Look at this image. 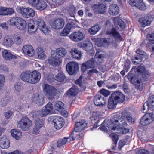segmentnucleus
I'll list each match as a JSON object with an SVG mask.
<instances>
[{"instance_id":"obj_1","label":"nucleus","mask_w":154,"mask_h":154,"mask_svg":"<svg viewBox=\"0 0 154 154\" xmlns=\"http://www.w3.org/2000/svg\"><path fill=\"white\" fill-rule=\"evenodd\" d=\"M127 125L126 122L122 116L118 114H114L111 120L106 124V126L110 131L116 130V133L121 134H125L129 131V129L120 126H125Z\"/></svg>"},{"instance_id":"obj_2","label":"nucleus","mask_w":154,"mask_h":154,"mask_svg":"<svg viewBox=\"0 0 154 154\" xmlns=\"http://www.w3.org/2000/svg\"><path fill=\"white\" fill-rule=\"evenodd\" d=\"M105 27L106 33V34L112 36L116 39L121 40V38L119 33L116 31L115 28L112 27L109 20L106 21Z\"/></svg>"},{"instance_id":"obj_3","label":"nucleus","mask_w":154,"mask_h":154,"mask_svg":"<svg viewBox=\"0 0 154 154\" xmlns=\"http://www.w3.org/2000/svg\"><path fill=\"white\" fill-rule=\"evenodd\" d=\"M11 25L15 26L19 29L24 30L26 26V21L18 17H13L10 20Z\"/></svg>"},{"instance_id":"obj_4","label":"nucleus","mask_w":154,"mask_h":154,"mask_svg":"<svg viewBox=\"0 0 154 154\" xmlns=\"http://www.w3.org/2000/svg\"><path fill=\"white\" fill-rule=\"evenodd\" d=\"M17 11L20 13L24 17L28 18L33 17L35 15V12L30 8H25L23 6L18 7L16 8Z\"/></svg>"},{"instance_id":"obj_5","label":"nucleus","mask_w":154,"mask_h":154,"mask_svg":"<svg viewBox=\"0 0 154 154\" xmlns=\"http://www.w3.org/2000/svg\"><path fill=\"white\" fill-rule=\"evenodd\" d=\"M48 120L53 122L55 128L57 130L61 128L65 123L63 118L59 116H51L48 118Z\"/></svg>"},{"instance_id":"obj_6","label":"nucleus","mask_w":154,"mask_h":154,"mask_svg":"<svg viewBox=\"0 0 154 154\" xmlns=\"http://www.w3.org/2000/svg\"><path fill=\"white\" fill-rule=\"evenodd\" d=\"M42 87L48 99L52 100L54 98L56 94V90L54 87L47 84H44Z\"/></svg>"},{"instance_id":"obj_7","label":"nucleus","mask_w":154,"mask_h":154,"mask_svg":"<svg viewBox=\"0 0 154 154\" xmlns=\"http://www.w3.org/2000/svg\"><path fill=\"white\" fill-rule=\"evenodd\" d=\"M32 125V121L27 117H23L20 121L18 122L17 127L23 131H26Z\"/></svg>"},{"instance_id":"obj_8","label":"nucleus","mask_w":154,"mask_h":154,"mask_svg":"<svg viewBox=\"0 0 154 154\" xmlns=\"http://www.w3.org/2000/svg\"><path fill=\"white\" fill-rule=\"evenodd\" d=\"M51 27L54 29H59L62 28L65 24L64 20L61 18H58L49 22Z\"/></svg>"},{"instance_id":"obj_9","label":"nucleus","mask_w":154,"mask_h":154,"mask_svg":"<svg viewBox=\"0 0 154 154\" xmlns=\"http://www.w3.org/2000/svg\"><path fill=\"white\" fill-rule=\"evenodd\" d=\"M66 70L70 75H73L76 74L79 69L78 64L74 62L68 63L66 66Z\"/></svg>"},{"instance_id":"obj_10","label":"nucleus","mask_w":154,"mask_h":154,"mask_svg":"<svg viewBox=\"0 0 154 154\" xmlns=\"http://www.w3.org/2000/svg\"><path fill=\"white\" fill-rule=\"evenodd\" d=\"M154 120V116L152 113L145 114L141 118L140 124L143 126H146L152 122Z\"/></svg>"},{"instance_id":"obj_11","label":"nucleus","mask_w":154,"mask_h":154,"mask_svg":"<svg viewBox=\"0 0 154 154\" xmlns=\"http://www.w3.org/2000/svg\"><path fill=\"white\" fill-rule=\"evenodd\" d=\"M37 27L46 35H48L50 32L49 28L45 24L44 20L42 19H39L37 21Z\"/></svg>"},{"instance_id":"obj_12","label":"nucleus","mask_w":154,"mask_h":154,"mask_svg":"<svg viewBox=\"0 0 154 154\" xmlns=\"http://www.w3.org/2000/svg\"><path fill=\"white\" fill-rule=\"evenodd\" d=\"M85 37L84 34L79 31L72 33L69 36L70 38L75 42L80 41L84 39Z\"/></svg>"},{"instance_id":"obj_13","label":"nucleus","mask_w":154,"mask_h":154,"mask_svg":"<svg viewBox=\"0 0 154 154\" xmlns=\"http://www.w3.org/2000/svg\"><path fill=\"white\" fill-rule=\"evenodd\" d=\"M36 120L35 125L33 128V132L34 134H39L41 131V128L43 127L44 122L42 119H35Z\"/></svg>"},{"instance_id":"obj_14","label":"nucleus","mask_w":154,"mask_h":154,"mask_svg":"<svg viewBox=\"0 0 154 154\" xmlns=\"http://www.w3.org/2000/svg\"><path fill=\"white\" fill-rule=\"evenodd\" d=\"M41 78V74L36 70L30 71V83L35 84L38 82Z\"/></svg>"},{"instance_id":"obj_15","label":"nucleus","mask_w":154,"mask_h":154,"mask_svg":"<svg viewBox=\"0 0 154 154\" xmlns=\"http://www.w3.org/2000/svg\"><path fill=\"white\" fill-rule=\"evenodd\" d=\"M149 76H148L147 77H145V76H144V78H143L142 76L140 80H136V82L133 81V78L131 77L130 75H128V78L129 80L132 83L134 84L137 88L140 90H141L143 87L142 80H144V81H145V80L146 81V79Z\"/></svg>"},{"instance_id":"obj_16","label":"nucleus","mask_w":154,"mask_h":154,"mask_svg":"<svg viewBox=\"0 0 154 154\" xmlns=\"http://www.w3.org/2000/svg\"><path fill=\"white\" fill-rule=\"evenodd\" d=\"M62 59L55 56L51 53V56L48 60V62L51 66H58L62 63Z\"/></svg>"},{"instance_id":"obj_17","label":"nucleus","mask_w":154,"mask_h":154,"mask_svg":"<svg viewBox=\"0 0 154 154\" xmlns=\"http://www.w3.org/2000/svg\"><path fill=\"white\" fill-rule=\"evenodd\" d=\"M54 107L55 109L60 112L61 114L66 117L68 116L67 112L64 108V104L61 101H57L55 103Z\"/></svg>"},{"instance_id":"obj_18","label":"nucleus","mask_w":154,"mask_h":154,"mask_svg":"<svg viewBox=\"0 0 154 154\" xmlns=\"http://www.w3.org/2000/svg\"><path fill=\"white\" fill-rule=\"evenodd\" d=\"M32 100L33 102L39 106H42L45 103L43 96L38 93H36L33 95Z\"/></svg>"},{"instance_id":"obj_19","label":"nucleus","mask_w":154,"mask_h":154,"mask_svg":"<svg viewBox=\"0 0 154 154\" xmlns=\"http://www.w3.org/2000/svg\"><path fill=\"white\" fill-rule=\"evenodd\" d=\"M111 96L117 103H122L125 99L124 95L119 91L115 92L112 93Z\"/></svg>"},{"instance_id":"obj_20","label":"nucleus","mask_w":154,"mask_h":154,"mask_svg":"<svg viewBox=\"0 0 154 154\" xmlns=\"http://www.w3.org/2000/svg\"><path fill=\"white\" fill-rule=\"evenodd\" d=\"M94 101L95 105L100 107L103 106L106 103V101L104 98L99 94L96 95L94 96Z\"/></svg>"},{"instance_id":"obj_21","label":"nucleus","mask_w":154,"mask_h":154,"mask_svg":"<svg viewBox=\"0 0 154 154\" xmlns=\"http://www.w3.org/2000/svg\"><path fill=\"white\" fill-rule=\"evenodd\" d=\"M51 53L60 59H62V58H63L67 54V51L65 48H57L54 51H52Z\"/></svg>"},{"instance_id":"obj_22","label":"nucleus","mask_w":154,"mask_h":154,"mask_svg":"<svg viewBox=\"0 0 154 154\" xmlns=\"http://www.w3.org/2000/svg\"><path fill=\"white\" fill-rule=\"evenodd\" d=\"M48 114L46 112L45 110L42 109L38 111H35L30 114V116L34 119H39V117H44Z\"/></svg>"},{"instance_id":"obj_23","label":"nucleus","mask_w":154,"mask_h":154,"mask_svg":"<svg viewBox=\"0 0 154 154\" xmlns=\"http://www.w3.org/2000/svg\"><path fill=\"white\" fill-rule=\"evenodd\" d=\"M152 20L151 16H146L144 17L140 18L139 21L143 27L149 26Z\"/></svg>"},{"instance_id":"obj_24","label":"nucleus","mask_w":154,"mask_h":154,"mask_svg":"<svg viewBox=\"0 0 154 154\" xmlns=\"http://www.w3.org/2000/svg\"><path fill=\"white\" fill-rule=\"evenodd\" d=\"M95 63L94 59L91 58V60L82 64L81 69L82 71H85L86 69L90 68H93L94 67Z\"/></svg>"},{"instance_id":"obj_25","label":"nucleus","mask_w":154,"mask_h":154,"mask_svg":"<svg viewBox=\"0 0 154 154\" xmlns=\"http://www.w3.org/2000/svg\"><path fill=\"white\" fill-rule=\"evenodd\" d=\"M24 53L26 55L32 57L34 55L35 51L32 47L30 45H26L22 48Z\"/></svg>"},{"instance_id":"obj_26","label":"nucleus","mask_w":154,"mask_h":154,"mask_svg":"<svg viewBox=\"0 0 154 154\" xmlns=\"http://www.w3.org/2000/svg\"><path fill=\"white\" fill-rule=\"evenodd\" d=\"M87 125L86 123L84 120L77 122L75 124L74 131L76 132H79L83 130Z\"/></svg>"},{"instance_id":"obj_27","label":"nucleus","mask_w":154,"mask_h":154,"mask_svg":"<svg viewBox=\"0 0 154 154\" xmlns=\"http://www.w3.org/2000/svg\"><path fill=\"white\" fill-rule=\"evenodd\" d=\"M134 69L135 70V72L137 71L138 73H142L143 78L144 77V76L147 77L148 76H150V74L148 71L146 70L143 66L140 65L137 67L135 66Z\"/></svg>"},{"instance_id":"obj_28","label":"nucleus","mask_w":154,"mask_h":154,"mask_svg":"<svg viewBox=\"0 0 154 154\" xmlns=\"http://www.w3.org/2000/svg\"><path fill=\"white\" fill-rule=\"evenodd\" d=\"M113 22L115 26L119 28V26L121 30H123L125 28V24L119 17H116L113 18Z\"/></svg>"},{"instance_id":"obj_29","label":"nucleus","mask_w":154,"mask_h":154,"mask_svg":"<svg viewBox=\"0 0 154 154\" xmlns=\"http://www.w3.org/2000/svg\"><path fill=\"white\" fill-rule=\"evenodd\" d=\"M72 57L78 60H80L82 56V53L76 48L72 49L70 51Z\"/></svg>"},{"instance_id":"obj_30","label":"nucleus","mask_w":154,"mask_h":154,"mask_svg":"<svg viewBox=\"0 0 154 154\" xmlns=\"http://www.w3.org/2000/svg\"><path fill=\"white\" fill-rule=\"evenodd\" d=\"M2 56L3 58L7 60L17 58V56L12 54L8 50L6 49L2 51Z\"/></svg>"},{"instance_id":"obj_31","label":"nucleus","mask_w":154,"mask_h":154,"mask_svg":"<svg viewBox=\"0 0 154 154\" xmlns=\"http://www.w3.org/2000/svg\"><path fill=\"white\" fill-rule=\"evenodd\" d=\"M14 12V11L11 8L0 7V15H11Z\"/></svg>"},{"instance_id":"obj_32","label":"nucleus","mask_w":154,"mask_h":154,"mask_svg":"<svg viewBox=\"0 0 154 154\" xmlns=\"http://www.w3.org/2000/svg\"><path fill=\"white\" fill-rule=\"evenodd\" d=\"M3 45L7 48H10L14 44L11 38L9 35H5L3 38L2 43Z\"/></svg>"},{"instance_id":"obj_33","label":"nucleus","mask_w":154,"mask_h":154,"mask_svg":"<svg viewBox=\"0 0 154 154\" xmlns=\"http://www.w3.org/2000/svg\"><path fill=\"white\" fill-rule=\"evenodd\" d=\"M0 146L3 149H7L9 147V141L6 137L3 136L0 139Z\"/></svg>"},{"instance_id":"obj_34","label":"nucleus","mask_w":154,"mask_h":154,"mask_svg":"<svg viewBox=\"0 0 154 154\" xmlns=\"http://www.w3.org/2000/svg\"><path fill=\"white\" fill-rule=\"evenodd\" d=\"M109 11L110 15H116L119 13V9L118 6L116 4H112L110 5Z\"/></svg>"},{"instance_id":"obj_35","label":"nucleus","mask_w":154,"mask_h":154,"mask_svg":"<svg viewBox=\"0 0 154 154\" xmlns=\"http://www.w3.org/2000/svg\"><path fill=\"white\" fill-rule=\"evenodd\" d=\"M147 38L150 42V43L148 45V46L150 51H154V34L147 35Z\"/></svg>"},{"instance_id":"obj_36","label":"nucleus","mask_w":154,"mask_h":154,"mask_svg":"<svg viewBox=\"0 0 154 154\" xmlns=\"http://www.w3.org/2000/svg\"><path fill=\"white\" fill-rule=\"evenodd\" d=\"M30 71H26L22 72L20 75L21 79L26 82L30 83Z\"/></svg>"},{"instance_id":"obj_37","label":"nucleus","mask_w":154,"mask_h":154,"mask_svg":"<svg viewBox=\"0 0 154 154\" xmlns=\"http://www.w3.org/2000/svg\"><path fill=\"white\" fill-rule=\"evenodd\" d=\"M28 32L30 33L35 32L37 30V27H35L34 21L32 20L28 21Z\"/></svg>"},{"instance_id":"obj_38","label":"nucleus","mask_w":154,"mask_h":154,"mask_svg":"<svg viewBox=\"0 0 154 154\" xmlns=\"http://www.w3.org/2000/svg\"><path fill=\"white\" fill-rule=\"evenodd\" d=\"M11 136L17 140L20 139L22 136V133L19 130L16 129H13L11 131Z\"/></svg>"},{"instance_id":"obj_39","label":"nucleus","mask_w":154,"mask_h":154,"mask_svg":"<svg viewBox=\"0 0 154 154\" xmlns=\"http://www.w3.org/2000/svg\"><path fill=\"white\" fill-rule=\"evenodd\" d=\"M70 137H64L62 139L58 140L57 142V146L58 148H60L63 145L66 144L67 142L71 141L70 140Z\"/></svg>"},{"instance_id":"obj_40","label":"nucleus","mask_w":154,"mask_h":154,"mask_svg":"<svg viewBox=\"0 0 154 154\" xmlns=\"http://www.w3.org/2000/svg\"><path fill=\"white\" fill-rule=\"evenodd\" d=\"M79 90L75 86H73L68 91L67 93L68 95L73 97L76 95L78 93Z\"/></svg>"},{"instance_id":"obj_41","label":"nucleus","mask_w":154,"mask_h":154,"mask_svg":"<svg viewBox=\"0 0 154 154\" xmlns=\"http://www.w3.org/2000/svg\"><path fill=\"white\" fill-rule=\"evenodd\" d=\"M94 8H96V11L99 13L103 14L104 13L106 10V6L103 4H100L99 5H95Z\"/></svg>"},{"instance_id":"obj_42","label":"nucleus","mask_w":154,"mask_h":154,"mask_svg":"<svg viewBox=\"0 0 154 154\" xmlns=\"http://www.w3.org/2000/svg\"><path fill=\"white\" fill-rule=\"evenodd\" d=\"M117 103L114 100V99L111 97L110 96L109 98L108 101V108L109 109H113L116 107Z\"/></svg>"},{"instance_id":"obj_43","label":"nucleus","mask_w":154,"mask_h":154,"mask_svg":"<svg viewBox=\"0 0 154 154\" xmlns=\"http://www.w3.org/2000/svg\"><path fill=\"white\" fill-rule=\"evenodd\" d=\"M14 43L17 45H21L23 42V39L21 36L18 35H14L13 36Z\"/></svg>"},{"instance_id":"obj_44","label":"nucleus","mask_w":154,"mask_h":154,"mask_svg":"<svg viewBox=\"0 0 154 154\" xmlns=\"http://www.w3.org/2000/svg\"><path fill=\"white\" fill-rule=\"evenodd\" d=\"M100 29L99 26L97 25L92 26L89 29L88 31L91 35H94L97 33L99 30Z\"/></svg>"},{"instance_id":"obj_45","label":"nucleus","mask_w":154,"mask_h":154,"mask_svg":"<svg viewBox=\"0 0 154 154\" xmlns=\"http://www.w3.org/2000/svg\"><path fill=\"white\" fill-rule=\"evenodd\" d=\"M37 6H39L38 8L36 7L35 8L40 10H43L45 9L47 6V4L46 2L44 1H40L39 0L38 1V3H37Z\"/></svg>"},{"instance_id":"obj_46","label":"nucleus","mask_w":154,"mask_h":154,"mask_svg":"<svg viewBox=\"0 0 154 154\" xmlns=\"http://www.w3.org/2000/svg\"><path fill=\"white\" fill-rule=\"evenodd\" d=\"M77 132L73 131L72 133L69 136L70 138H72V140H75V138H76L77 139H80L83 136L82 133H77Z\"/></svg>"},{"instance_id":"obj_47","label":"nucleus","mask_w":154,"mask_h":154,"mask_svg":"<svg viewBox=\"0 0 154 154\" xmlns=\"http://www.w3.org/2000/svg\"><path fill=\"white\" fill-rule=\"evenodd\" d=\"M122 114L123 117L126 118L128 122L132 121V118L131 116V114L129 112L125 110L122 112Z\"/></svg>"},{"instance_id":"obj_48","label":"nucleus","mask_w":154,"mask_h":154,"mask_svg":"<svg viewBox=\"0 0 154 154\" xmlns=\"http://www.w3.org/2000/svg\"><path fill=\"white\" fill-rule=\"evenodd\" d=\"M37 53L38 57L42 60H44L46 57L44 50L42 48H39L37 49Z\"/></svg>"},{"instance_id":"obj_49","label":"nucleus","mask_w":154,"mask_h":154,"mask_svg":"<svg viewBox=\"0 0 154 154\" xmlns=\"http://www.w3.org/2000/svg\"><path fill=\"white\" fill-rule=\"evenodd\" d=\"M65 79V76L62 72L58 73L55 76V80L59 82H63Z\"/></svg>"},{"instance_id":"obj_50","label":"nucleus","mask_w":154,"mask_h":154,"mask_svg":"<svg viewBox=\"0 0 154 154\" xmlns=\"http://www.w3.org/2000/svg\"><path fill=\"white\" fill-rule=\"evenodd\" d=\"M149 109H151L150 105L148 102H146L144 103L142 108L141 111L143 112L146 113Z\"/></svg>"},{"instance_id":"obj_51","label":"nucleus","mask_w":154,"mask_h":154,"mask_svg":"<svg viewBox=\"0 0 154 154\" xmlns=\"http://www.w3.org/2000/svg\"><path fill=\"white\" fill-rule=\"evenodd\" d=\"M45 109L46 111L48 114L52 111L53 108L52 104L51 103H48L45 106Z\"/></svg>"},{"instance_id":"obj_52","label":"nucleus","mask_w":154,"mask_h":154,"mask_svg":"<svg viewBox=\"0 0 154 154\" xmlns=\"http://www.w3.org/2000/svg\"><path fill=\"white\" fill-rule=\"evenodd\" d=\"M136 7L138 9L141 10H144L146 9V6L143 2V0H142L137 5Z\"/></svg>"},{"instance_id":"obj_53","label":"nucleus","mask_w":154,"mask_h":154,"mask_svg":"<svg viewBox=\"0 0 154 154\" xmlns=\"http://www.w3.org/2000/svg\"><path fill=\"white\" fill-rule=\"evenodd\" d=\"M97 53H96V55H95V60L96 61V63L98 64H100L103 61V56L102 54H100L98 56V57H97Z\"/></svg>"},{"instance_id":"obj_54","label":"nucleus","mask_w":154,"mask_h":154,"mask_svg":"<svg viewBox=\"0 0 154 154\" xmlns=\"http://www.w3.org/2000/svg\"><path fill=\"white\" fill-rule=\"evenodd\" d=\"M79 47L83 48L84 47H91L92 46V44L90 41H88L86 43L80 44H79L78 45Z\"/></svg>"},{"instance_id":"obj_55","label":"nucleus","mask_w":154,"mask_h":154,"mask_svg":"<svg viewBox=\"0 0 154 154\" xmlns=\"http://www.w3.org/2000/svg\"><path fill=\"white\" fill-rule=\"evenodd\" d=\"M39 0H28V3L31 6L35 8L36 7L38 8L39 6H37V3H38Z\"/></svg>"},{"instance_id":"obj_56","label":"nucleus","mask_w":154,"mask_h":154,"mask_svg":"<svg viewBox=\"0 0 154 154\" xmlns=\"http://www.w3.org/2000/svg\"><path fill=\"white\" fill-rule=\"evenodd\" d=\"M69 11L71 16L74 17L75 13V7L73 5L70 6L69 8Z\"/></svg>"},{"instance_id":"obj_57","label":"nucleus","mask_w":154,"mask_h":154,"mask_svg":"<svg viewBox=\"0 0 154 154\" xmlns=\"http://www.w3.org/2000/svg\"><path fill=\"white\" fill-rule=\"evenodd\" d=\"M5 81V78L4 76L0 75V90L3 87Z\"/></svg>"},{"instance_id":"obj_58","label":"nucleus","mask_w":154,"mask_h":154,"mask_svg":"<svg viewBox=\"0 0 154 154\" xmlns=\"http://www.w3.org/2000/svg\"><path fill=\"white\" fill-rule=\"evenodd\" d=\"M100 93L105 97H107L110 94L109 91L103 88L100 90Z\"/></svg>"},{"instance_id":"obj_59","label":"nucleus","mask_w":154,"mask_h":154,"mask_svg":"<svg viewBox=\"0 0 154 154\" xmlns=\"http://www.w3.org/2000/svg\"><path fill=\"white\" fill-rule=\"evenodd\" d=\"M142 0H130L129 2V4L132 6L136 7Z\"/></svg>"},{"instance_id":"obj_60","label":"nucleus","mask_w":154,"mask_h":154,"mask_svg":"<svg viewBox=\"0 0 154 154\" xmlns=\"http://www.w3.org/2000/svg\"><path fill=\"white\" fill-rule=\"evenodd\" d=\"M137 54L140 55L141 56L143 57V58H146L147 57V54L143 51L141 49H138L136 52Z\"/></svg>"},{"instance_id":"obj_61","label":"nucleus","mask_w":154,"mask_h":154,"mask_svg":"<svg viewBox=\"0 0 154 154\" xmlns=\"http://www.w3.org/2000/svg\"><path fill=\"white\" fill-rule=\"evenodd\" d=\"M66 29L65 27L63 30L60 33V35L62 36H67L69 33V29Z\"/></svg>"},{"instance_id":"obj_62","label":"nucleus","mask_w":154,"mask_h":154,"mask_svg":"<svg viewBox=\"0 0 154 154\" xmlns=\"http://www.w3.org/2000/svg\"><path fill=\"white\" fill-rule=\"evenodd\" d=\"M13 112L10 110H9L5 112L4 114L5 118L6 119H8L12 115Z\"/></svg>"},{"instance_id":"obj_63","label":"nucleus","mask_w":154,"mask_h":154,"mask_svg":"<svg viewBox=\"0 0 154 154\" xmlns=\"http://www.w3.org/2000/svg\"><path fill=\"white\" fill-rule=\"evenodd\" d=\"M0 69L3 72H7L8 71V68L5 66L1 65L0 66Z\"/></svg>"},{"instance_id":"obj_64","label":"nucleus","mask_w":154,"mask_h":154,"mask_svg":"<svg viewBox=\"0 0 154 154\" xmlns=\"http://www.w3.org/2000/svg\"><path fill=\"white\" fill-rule=\"evenodd\" d=\"M136 154H149L148 151L145 149L140 150L137 151Z\"/></svg>"}]
</instances>
